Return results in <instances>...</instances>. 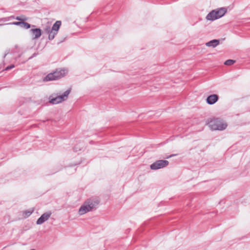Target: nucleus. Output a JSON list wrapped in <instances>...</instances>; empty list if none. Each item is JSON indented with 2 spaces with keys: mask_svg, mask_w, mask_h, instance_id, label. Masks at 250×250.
Returning a JSON list of instances; mask_svg holds the SVG:
<instances>
[{
  "mask_svg": "<svg viewBox=\"0 0 250 250\" xmlns=\"http://www.w3.org/2000/svg\"><path fill=\"white\" fill-rule=\"evenodd\" d=\"M16 20H18V21H21V19L19 17H17L16 18Z\"/></svg>",
  "mask_w": 250,
  "mask_h": 250,
  "instance_id": "22",
  "label": "nucleus"
},
{
  "mask_svg": "<svg viewBox=\"0 0 250 250\" xmlns=\"http://www.w3.org/2000/svg\"><path fill=\"white\" fill-rule=\"evenodd\" d=\"M74 150H75V151H77V150L76 149V148H74Z\"/></svg>",
  "mask_w": 250,
  "mask_h": 250,
  "instance_id": "25",
  "label": "nucleus"
},
{
  "mask_svg": "<svg viewBox=\"0 0 250 250\" xmlns=\"http://www.w3.org/2000/svg\"><path fill=\"white\" fill-rule=\"evenodd\" d=\"M99 204V201L96 199H87L79 209L80 215H83L86 213L96 209Z\"/></svg>",
  "mask_w": 250,
  "mask_h": 250,
  "instance_id": "1",
  "label": "nucleus"
},
{
  "mask_svg": "<svg viewBox=\"0 0 250 250\" xmlns=\"http://www.w3.org/2000/svg\"><path fill=\"white\" fill-rule=\"evenodd\" d=\"M48 33L49 40H52L54 39L55 36L58 33L52 30H50L48 31Z\"/></svg>",
  "mask_w": 250,
  "mask_h": 250,
  "instance_id": "14",
  "label": "nucleus"
},
{
  "mask_svg": "<svg viewBox=\"0 0 250 250\" xmlns=\"http://www.w3.org/2000/svg\"><path fill=\"white\" fill-rule=\"evenodd\" d=\"M209 126L212 130H223L226 128L227 124L223 120L216 118L210 122Z\"/></svg>",
  "mask_w": 250,
  "mask_h": 250,
  "instance_id": "4",
  "label": "nucleus"
},
{
  "mask_svg": "<svg viewBox=\"0 0 250 250\" xmlns=\"http://www.w3.org/2000/svg\"><path fill=\"white\" fill-rule=\"evenodd\" d=\"M218 96L216 94H212L208 96L207 98V103L208 104H213L218 100Z\"/></svg>",
  "mask_w": 250,
  "mask_h": 250,
  "instance_id": "8",
  "label": "nucleus"
},
{
  "mask_svg": "<svg viewBox=\"0 0 250 250\" xmlns=\"http://www.w3.org/2000/svg\"><path fill=\"white\" fill-rule=\"evenodd\" d=\"M38 55V53H34L31 57H30L29 58H28V60H30L32 58H33L34 57L37 56Z\"/></svg>",
  "mask_w": 250,
  "mask_h": 250,
  "instance_id": "20",
  "label": "nucleus"
},
{
  "mask_svg": "<svg viewBox=\"0 0 250 250\" xmlns=\"http://www.w3.org/2000/svg\"><path fill=\"white\" fill-rule=\"evenodd\" d=\"M30 32L33 35V39L34 40L38 39L42 35V30L40 28L31 29Z\"/></svg>",
  "mask_w": 250,
  "mask_h": 250,
  "instance_id": "9",
  "label": "nucleus"
},
{
  "mask_svg": "<svg viewBox=\"0 0 250 250\" xmlns=\"http://www.w3.org/2000/svg\"><path fill=\"white\" fill-rule=\"evenodd\" d=\"M61 25V21H56L53 25L51 30L58 33V31Z\"/></svg>",
  "mask_w": 250,
  "mask_h": 250,
  "instance_id": "13",
  "label": "nucleus"
},
{
  "mask_svg": "<svg viewBox=\"0 0 250 250\" xmlns=\"http://www.w3.org/2000/svg\"><path fill=\"white\" fill-rule=\"evenodd\" d=\"M235 62V61L232 60H228L225 62L224 64L227 65H232Z\"/></svg>",
  "mask_w": 250,
  "mask_h": 250,
  "instance_id": "16",
  "label": "nucleus"
},
{
  "mask_svg": "<svg viewBox=\"0 0 250 250\" xmlns=\"http://www.w3.org/2000/svg\"><path fill=\"white\" fill-rule=\"evenodd\" d=\"M226 8L222 7L212 10L206 16L208 21H213L222 17L227 12Z\"/></svg>",
  "mask_w": 250,
  "mask_h": 250,
  "instance_id": "3",
  "label": "nucleus"
},
{
  "mask_svg": "<svg viewBox=\"0 0 250 250\" xmlns=\"http://www.w3.org/2000/svg\"><path fill=\"white\" fill-rule=\"evenodd\" d=\"M22 21H16L13 22L12 24L17 25H20L21 26Z\"/></svg>",
  "mask_w": 250,
  "mask_h": 250,
  "instance_id": "19",
  "label": "nucleus"
},
{
  "mask_svg": "<svg viewBox=\"0 0 250 250\" xmlns=\"http://www.w3.org/2000/svg\"><path fill=\"white\" fill-rule=\"evenodd\" d=\"M31 213H32V212H27V214H28V215H31Z\"/></svg>",
  "mask_w": 250,
  "mask_h": 250,
  "instance_id": "23",
  "label": "nucleus"
},
{
  "mask_svg": "<svg viewBox=\"0 0 250 250\" xmlns=\"http://www.w3.org/2000/svg\"><path fill=\"white\" fill-rule=\"evenodd\" d=\"M14 67H15V65L11 64L10 65L8 66H7L6 67L5 70L8 71V70H10V69H12V68H13Z\"/></svg>",
  "mask_w": 250,
  "mask_h": 250,
  "instance_id": "18",
  "label": "nucleus"
},
{
  "mask_svg": "<svg viewBox=\"0 0 250 250\" xmlns=\"http://www.w3.org/2000/svg\"><path fill=\"white\" fill-rule=\"evenodd\" d=\"M49 103L53 104L61 103L58 94L54 93L51 94L49 97Z\"/></svg>",
  "mask_w": 250,
  "mask_h": 250,
  "instance_id": "7",
  "label": "nucleus"
},
{
  "mask_svg": "<svg viewBox=\"0 0 250 250\" xmlns=\"http://www.w3.org/2000/svg\"><path fill=\"white\" fill-rule=\"evenodd\" d=\"M7 54H5V55H4V57L6 56Z\"/></svg>",
  "mask_w": 250,
  "mask_h": 250,
  "instance_id": "24",
  "label": "nucleus"
},
{
  "mask_svg": "<svg viewBox=\"0 0 250 250\" xmlns=\"http://www.w3.org/2000/svg\"><path fill=\"white\" fill-rule=\"evenodd\" d=\"M175 155H176V154H172V155H170L169 156H167L166 157V158L168 159V158H171V157H173L174 156H175Z\"/></svg>",
  "mask_w": 250,
  "mask_h": 250,
  "instance_id": "21",
  "label": "nucleus"
},
{
  "mask_svg": "<svg viewBox=\"0 0 250 250\" xmlns=\"http://www.w3.org/2000/svg\"><path fill=\"white\" fill-rule=\"evenodd\" d=\"M168 164L169 162L167 160H157V169L166 167Z\"/></svg>",
  "mask_w": 250,
  "mask_h": 250,
  "instance_id": "11",
  "label": "nucleus"
},
{
  "mask_svg": "<svg viewBox=\"0 0 250 250\" xmlns=\"http://www.w3.org/2000/svg\"><path fill=\"white\" fill-rule=\"evenodd\" d=\"M65 73V70L64 69H61L60 70H57L56 71L52 73H50L46 75L44 78L43 81L48 82L57 80L63 77Z\"/></svg>",
  "mask_w": 250,
  "mask_h": 250,
  "instance_id": "5",
  "label": "nucleus"
},
{
  "mask_svg": "<svg viewBox=\"0 0 250 250\" xmlns=\"http://www.w3.org/2000/svg\"><path fill=\"white\" fill-rule=\"evenodd\" d=\"M150 168L153 170H156V162H154L150 165Z\"/></svg>",
  "mask_w": 250,
  "mask_h": 250,
  "instance_id": "17",
  "label": "nucleus"
},
{
  "mask_svg": "<svg viewBox=\"0 0 250 250\" xmlns=\"http://www.w3.org/2000/svg\"><path fill=\"white\" fill-rule=\"evenodd\" d=\"M21 27L27 29L30 28L31 25L27 22L22 21Z\"/></svg>",
  "mask_w": 250,
  "mask_h": 250,
  "instance_id": "15",
  "label": "nucleus"
},
{
  "mask_svg": "<svg viewBox=\"0 0 250 250\" xmlns=\"http://www.w3.org/2000/svg\"><path fill=\"white\" fill-rule=\"evenodd\" d=\"M219 43V40L214 39L206 43L207 46L215 47Z\"/></svg>",
  "mask_w": 250,
  "mask_h": 250,
  "instance_id": "12",
  "label": "nucleus"
},
{
  "mask_svg": "<svg viewBox=\"0 0 250 250\" xmlns=\"http://www.w3.org/2000/svg\"><path fill=\"white\" fill-rule=\"evenodd\" d=\"M70 89H68L66 90L65 92H64L62 94H58L59 100L61 103H62L63 101H66L67 99L68 95L70 93Z\"/></svg>",
  "mask_w": 250,
  "mask_h": 250,
  "instance_id": "10",
  "label": "nucleus"
},
{
  "mask_svg": "<svg viewBox=\"0 0 250 250\" xmlns=\"http://www.w3.org/2000/svg\"><path fill=\"white\" fill-rule=\"evenodd\" d=\"M51 212L48 211L42 214L41 216L37 220L36 223L37 225H41L46 221L51 216Z\"/></svg>",
  "mask_w": 250,
  "mask_h": 250,
  "instance_id": "6",
  "label": "nucleus"
},
{
  "mask_svg": "<svg viewBox=\"0 0 250 250\" xmlns=\"http://www.w3.org/2000/svg\"><path fill=\"white\" fill-rule=\"evenodd\" d=\"M99 204V201L96 199H87L79 209L80 215H83L86 213L96 209Z\"/></svg>",
  "mask_w": 250,
  "mask_h": 250,
  "instance_id": "2",
  "label": "nucleus"
}]
</instances>
